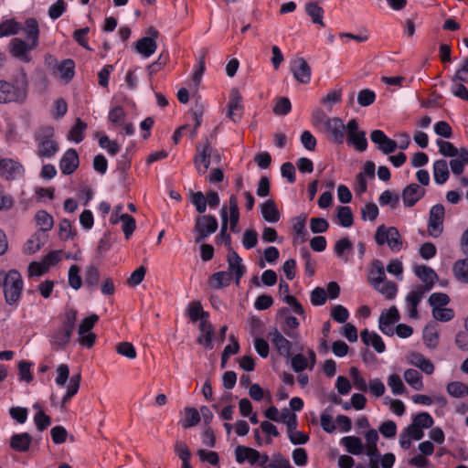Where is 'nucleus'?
Instances as JSON below:
<instances>
[{
    "label": "nucleus",
    "mask_w": 468,
    "mask_h": 468,
    "mask_svg": "<svg viewBox=\"0 0 468 468\" xmlns=\"http://www.w3.org/2000/svg\"><path fill=\"white\" fill-rule=\"evenodd\" d=\"M77 310L70 308L65 311L61 325L49 337V343L54 350L65 348L70 342L77 321Z\"/></svg>",
    "instance_id": "nucleus-1"
},
{
    "label": "nucleus",
    "mask_w": 468,
    "mask_h": 468,
    "mask_svg": "<svg viewBox=\"0 0 468 468\" xmlns=\"http://www.w3.org/2000/svg\"><path fill=\"white\" fill-rule=\"evenodd\" d=\"M28 81L27 74L22 71L21 80L11 83L0 80V103H23L27 98Z\"/></svg>",
    "instance_id": "nucleus-2"
},
{
    "label": "nucleus",
    "mask_w": 468,
    "mask_h": 468,
    "mask_svg": "<svg viewBox=\"0 0 468 468\" xmlns=\"http://www.w3.org/2000/svg\"><path fill=\"white\" fill-rule=\"evenodd\" d=\"M4 294L6 303L15 304L21 296L23 280L16 270H10L4 277Z\"/></svg>",
    "instance_id": "nucleus-3"
},
{
    "label": "nucleus",
    "mask_w": 468,
    "mask_h": 468,
    "mask_svg": "<svg viewBox=\"0 0 468 468\" xmlns=\"http://www.w3.org/2000/svg\"><path fill=\"white\" fill-rule=\"evenodd\" d=\"M37 144V154L39 157L51 158L58 151V144L54 140V129L43 127L36 136Z\"/></svg>",
    "instance_id": "nucleus-4"
},
{
    "label": "nucleus",
    "mask_w": 468,
    "mask_h": 468,
    "mask_svg": "<svg viewBox=\"0 0 468 468\" xmlns=\"http://www.w3.org/2000/svg\"><path fill=\"white\" fill-rule=\"evenodd\" d=\"M375 240L379 246L387 244L394 252L401 250L403 245L399 230L395 227H386L384 225L378 227Z\"/></svg>",
    "instance_id": "nucleus-5"
},
{
    "label": "nucleus",
    "mask_w": 468,
    "mask_h": 468,
    "mask_svg": "<svg viewBox=\"0 0 468 468\" xmlns=\"http://www.w3.org/2000/svg\"><path fill=\"white\" fill-rule=\"evenodd\" d=\"M218 220L214 216L204 215L196 218L194 231L196 232L195 241L199 243L218 229Z\"/></svg>",
    "instance_id": "nucleus-6"
},
{
    "label": "nucleus",
    "mask_w": 468,
    "mask_h": 468,
    "mask_svg": "<svg viewBox=\"0 0 468 468\" xmlns=\"http://www.w3.org/2000/svg\"><path fill=\"white\" fill-rule=\"evenodd\" d=\"M444 217L445 209L442 205L436 204L431 207L427 225V231L429 235L433 238L441 236L443 231Z\"/></svg>",
    "instance_id": "nucleus-7"
},
{
    "label": "nucleus",
    "mask_w": 468,
    "mask_h": 468,
    "mask_svg": "<svg viewBox=\"0 0 468 468\" xmlns=\"http://www.w3.org/2000/svg\"><path fill=\"white\" fill-rule=\"evenodd\" d=\"M346 139L347 143L352 144L358 152H364L367 148V141L366 133L359 130L358 123L356 119H351L346 124Z\"/></svg>",
    "instance_id": "nucleus-8"
},
{
    "label": "nucleus",
    "mask_w": 468,
    "mask_h": 468,
    "mask_svg": "<svg viewBox=\"0 0 468 468\" xmlns=\"http://www.w3.org/2000/svg\"><path fill=\"white\" fill-rule=\"evenodd\" d=\"M324 132L335 144H342L346 133V125L338 117H331L324 126Z\"/></svg>",
    "instance_id": "nucleus-9"
},
{
    "label": "nucleus",
    "mask_w": 468,
    "mask_h": 468,
    "mask_svg": "<svg viewBox=\"0 0 468 468\" xmlns=\"http://www.w3.org/2000/svg\"><path fill=\"white\" fill-rule=\"evenodd\" d=\"M35 48L36 47H33L31 43H27L17 37L13 38L9 43V52L11 56L25 63L31 61L32 58L29 51Z\"/></svg>",
    "instance_id": "nucleus-10"
},
{
    "label": "nucleus",
    "mask_w": 468,
    "mask_h": 468,
    "mask_svg": "<svg viewBox=\"0 0 468 468\" xmlns=\"http://www.w3.org/2000/svg\"><path fill=\"white\" fill-rule=\"evenodd\" d=\"M242 96L238 89H232L227 105V117L233 122L241 120L243 114Z\"/></svg>",
    "instance_id": "nucleus-11"
},
{
    "label": "nucleus",
    "mask_w": 468,
    "mask_h": 468,
    "mask_svg": "<svg viewBox=\"0 0 468 468\" xmlns=\"http://www.w3.org/2000/svg\"><path fill=\"white\" fill-rule=\"evenodd\" d=\"M291 71L295 80L303 84H307L311 80L312 70L303 58L298 57L291 61Z\"/></svg>",
    "instance_id": "nucleus-12"
},
{
    "label": "nucleus",
    "mask_w": 468,
    "mask_h": 468,
    "mask_svg": "<svg viewBox=\"0 0 468 468\" xmlns=\"http://www.w3.org/2000/svg\"><path fill=\"white\" fill-rule=\"evenodd\" d=\"M399 320V314L396 306H391L388 310H384L379 316L380 331L391 336L394 335V324Z\"/></svg>",
    "instance_id": "nucleus-13"
},
{
    "label": "nucleus",
    "mask_w": 468,
    "mask_h": 468,
    "mask_svg": "<svg viewBox=\"0 0 468 468\" xmlns=\"http://www.w3.org/2000/svg\"><path fill=\"white\" fill-rule=\"evenodd\" d=\"M149 33L151 37H144L135 43V50L144 58H149L157 48L155 38L158 37V31L151 27Z\"/></svg>",
    "instance_id": "nucleus-14"
},
{
    "label": "nucleus",
    "mask_w": 468,
    "mask_h": 468,
    "mask_svg": "<svg viewBox=\"0 0 468 468\" xmlns=\"http://www.w3.org/2000/svg\"><path fill=\"white\" fill-rule=\"evenodd\" d=\"M415 275L421 280L424 284L416 286L419 289H422L428 292L435 284L438 280L437 273L433 269L426 265H416L414 267Z\"/></svg>",
    "instance_id": "nucleus-15"
},
{
    "label": "nucleus",
    "mask_w": 468,
    "mask_h": 468,
    "mask_svg": "<svg viewBox=\"0 0 468 468\" xmlns=\"http://www.w3.org/2000/svg\"><path fill=\"white\" fill-rule=\"evenodd\" d=\"M370 140L377 144L378 149L384 154L395 152L398 147L397 142L388 138L381 130L372 131Z\"/></svg>",
    "instance_id": "nucleus-16"
},
{
    "label": "nucleus",
    "mask_w": 468,
    "mask_h": 468,
    "mask_svg": "<svg viewBox=\"0 0 468 468\" xmlns=\"http://www.w3.org/2000/svg\"><path fill=\"white\" fill-rule=\"evenodd\" d=\"M268 337L280 356L289 357L292 344L278 329L271 330Z\"/></svg>",
    "instance_id": "nucleus-17"
},
{
    "label": "nucleus",
    "mask_w": 468,
    "mask_h": 468,
    "mask_svg": "<svg viewBox=\"0 0 468 468\" xmlns=\"http://www.w3.org/2000/svg\"><path fill=\"white\" fill-rule=\"evenodd\" d=\"M23 172L24 168L18 162L10 158L0 159V176L5 179L14 180L21 176Z\"/></svg>",
    "instance_id": "nucleus-18"
},
{
    "label": "nucleus",
    "mask_w": 468,
    "mask_h": 468,
    "mask_svg": "<svg viewBox=\"0 0 468 468\" xmlns=\"http://www.w3.org/2000/svg\"><path fill=\"white\" fill-rule=\"evenodd\" d=\"M425 189L418 184L408 185L401 193V198L406 207H413L425 195Z\"/></svg>",
    "instance_id": "nucleus-19"
},
{
    "label": "nucleus",
    "mask_w": 468,
    "mask_h": 468,
    "mask_svg": "<svg viewBox=\"0 0 468 468\" xmlns=\"http://www.w3.org/2000/svg\"><path fill=\"white\" fill-rule=\"evenodd\" d=\"M197 154L194 158L195 165L199 174H205L210 165L212 152L210 144L207 141L202 148L197 145Z\"/></svg>",
    "instance_id": "nucleus-20"
},
{
    "label": "nucleus",
    "mask_w": 468,
    "mask_h": 468,
    "mask_svg": "<svg viewBox=\"0 0 468 468\" xmlns=\"http://www.w3.org/2000/svg\"><path fill=\"white\" fill-rule=\"evenodd\" d=\"M80 160L75 149H69L65 152L59 162V168L64 175L72 174L79 166Z\"/></svg>",
    "instance_id": "nucleus-21"
},
{
    "label": "nucleus",
    "mask_w": 468,
    "mask_h": 468,
    "mask_svg": "<svg viewBox=\"0 0 468 468\" xmlns=\"http://www.w3.org/2000/svg\"><path fill=\"white\" fill-rule=\"evenodd\" d=\"M426 292L422 289L415 287L406 296V305L408 310L409 317L411 319H417L419 316L417 307L423 298Z\"/></svg>",
    "instance_id": "nucleus-22"
},
{
    "label": "nucleus",
    "mask_w": 468,
    "mask_h": 468,
    "mask_svg": "<svg viewBox=\"0 0 468 468\" xmlns=\"http://www.w3.org/2000/svg\"><path fill=\"white\" fill-rule=\"evenodd\" d=\"M227 261L229 266V272L233 273L236 278V283L239 284V280L245 273L246 268L242 264L241 258L238 255V253L234 250H230L227 256Z\"/></svg>",
    "instance_id": "nucleus-23"
},
{
    "label": "nucleus",
    "mask_w": 468,
    "mask_h": 468,
    "mask_svg": "<svg viewBox=\"0 0 468 468\" xmlns=\"http://www.w3.org/2000/svg\"><path fill=\"white\" fill-rule=\"evenodd\" d=\"M409 363L420 368L423 373L431 375L434 372V365L423 355L418 352H412L409 356Z\"/></svg>",
    "instance_id": "nucleus-24"
},
{
    "label": "nucleus",
    "mask_w": 468,
    "mask_h": 468,
    "mask_svg": "<svg viewBox=\"0 0 468 468\" xmlns=\"http://www.w3.org/2000/svg\"><path fill=\"white\" fill-rule=\"evenodd\" d=\"M262 218L269 223H276L281 218V213L272 199H268L261 205Z\"/></svg>",
    "instance_id": "nucleus-25"
},
{
    "label": "nucleus",
    "mask_w": 468,
    "mask_h": 468,
    "mask_svg": "<svg viewBox=\"0 0 468 468\" xmlns=\"http://www.w3.org/2000/svg\"><path fill=\"white\" fill-rule=\"evenodd\" d=\"M361 340L366 346H371L378 353L385 351V344L382 338L375 332H369L365 329L360 334Z\"/></svg>",
    "instance_id": "nucleus-26"
},
{
    "label": "nucleus",
    "mask_w": 468,
    "mask_h": 468,
    "mask_svg": "<svg viewBox=\"0 0 468 468\" xmlns=\"http://www.w3.org/2000/svg\"><path fill=\"white\" fill-rule=\"evenodd\" d=\"M32 442V437L27 432L14 434L10 439V447L19 452H25L29 450Z\"/></svg>",
    "instance_id": "nucleus-27"
},
{
    "label": "nucleus",
    "mask_w": 468,
    "mask_h": 468,
    "mask_svg": "<svg viewBox=\"0 0 468 468\" xmlns=\"http://www.w3.org/2000/svg\"><path fill=\"white\" fill-rule=\"evenodd\" d=\"M48 236L40 231H37L32 237L24 244L23 251L26 254H33L38 251L45 244Z\"/></svg>",
    "instance_id": "nucleus-28"
},
{
    "label": "nucleus",
    "mask_w": 468,
    "mask_h": 468,
    "mask_svg": "<svg viewBox=\"0 0 468 468\" xmlns=\"http://www.w3.org/2000/svg\"><path fill=\"white\" fill-rule=\"evenodd\" d=\"M235 455L236 461L239 463L248 461L251 465H255L259 452L255 449L239 445L235 449Z\"/></svg>",
    "instance_id": "nucleus-29"
},
{
    "label": "nucleus",
    "mask_w": 468,
    "mask_h": 468,
    "mask_svg": "<svg viewBox=\"0 0 468 468\" xmlns=\"http://www.w3.org/2000/svg\"><path fill=\"white\" fill-rule=\"evenodd\" d=\"M229 212V228L232 232H238V224L239 220V210L238 207V198L235 195H231L229 200V207H227Z\"/></svg>",
    "instance_id": "nucleus-30"
},
{
    "label": "nucleus",
    "mask_w": 468,
    "mask_h": 468,
    "mask_svg": "<svg viewBox=\"0 0 468 468\" xmlns=\"http://www.w3.org/2000/svg\"><path fill=\"white\" fill-rule=\"evenodd\" d=\"M450 161V167L452 172L459 176L463 172V168L468 165V149L465 147L460 148V154Z\"/></svg>",
    "instance_id": "nucleus-31"
},
{
    "label": "nucleus",
    "mask_w": 468,
    "mask_h": 468,
    "mask_svg": "<svg viewBox=\"0 0 468 468\" xmlns=\"http://www.w3.org/2000/svg\"><path fill=\"white\" fill-rule=\"evenodd\" d=\"M341 442L351 454L359 455L365 451V445L358 437L346 436L341 439Z\"/></svg>",
    "instance_id": "nucleus-32"
},
{
    "label": "nucleus",
    "mask_w": 468,
    "mask_h": 468,
    "mask_svg": "<svg viewBox=\"0 0 468 468\" xmlns=\"http://www.w3.org/2000/svg\"><path fill=\"white\" fill-rule=\"evenodd\" d=\"M199 330L201 332V335L197 338V343L207 349H212L213 326L211 323L203 321V323L199 324Z\"/></svg>",
    "instance_id": "nucleus-33"
},
{
    "label": "nucleus",
    "mask_w": 468,
    "mask_h": 468,
    "mask_svg": "<svg viewBox=\"0 0 468 468\" xmlns=\"http://www.w3.org/2000/svg\"><path fill=\"white\" fill-rule=\"evenodd\" d=\"M433 177L438 185L444 184L449 178L448 164L445 160H437L433 164Z\"/></svg>",
    "instance_id": "nucleus-34"
},
{
    "label": "nucleus",
    "mask_w": 468,
    "mask_h": 468,
    "mask_svg": "<svg viewBox=\"0 0 468 468\" xmlns=\"http://www.w3.org/2000/svg\"><path fill=\"white\" fill-rule=\"evenodd\" d=\"M385 268L382 261L376 260L372 263V267L369 271L368 282L372 286L379 283L386 279Z\"/></svg>",
    "instance_id": "nucleus-35"
},
{
    "label": "nucleus",
    "mask_w": 468,
    "mask_h": 468,
    "mask_svg": "<svg viewBox=\"0 0 468 468\" xmlns=\"http://www.w3.org/2000/svg\"><path fill=\"white\" fill-rule=\"evenodd\" d=\"M24 33L26 37L30 41L33 47H37L38 44L39 28L38 23L34 18H28L26 21Z\"/></svg>",
    "instance_id": "nucleus-36"
},
{
    "label": "nucleus",
    "mask_w": 468,
    "mask_h": 468,
    "mask_svg": "<svg viewBox=\"0 0 468 468\" xmlns=\"http://www.w3.org/2000/svg\"><path fill=\"white\" fill-rule=\"evenodd\" d=\"M220 217H221V229H220V234H219L218 238L225 243L229 251H230V250H233V249L231 247V237L229 234L227 233L228 224H229V217H228V208H227V206H225V205L220 209Z\"/></svg>",
    "instance_id": "nucleus-37"
},
{
    "label": "nucleus",
    "mask_w": 468,
    "mask_h": 468,
    "mask_svg": "<svg viewBox=\"0 0 468 468\" xmlns=\"http://www.w3.org/2000/svg\"><path fill=\"white\" fill-rule=\"evenodd\" d=\"M75 63L72 59H65L57 66L58 78L64 81L69 82L74 76Z\"/></svg>",
    "instance_id": "nucleus-38"
},
{
    "label": "nucleus",
    "mask_w": 468,
    "mask_h": 468,
    "mask_svg": "<svg viewBox=\"0 0 468 468\" xmlns=\"http://www.w3.org/2000/svg\"><path fill=\"white\" fill-rule=\"evenodd\" d=\"M231 273L229 271H218L209 278V285L213 289H220L229 285Z\"/></svg>",
    "instance_id": "nucleus-39"
},
{
    "label": "nucleus",
    "mask_w": 468,
    "mask_h": 468,
    "mask_svg": "<svg viewBox=\"0 0 468 468\" xmlns=\"http://www.w3.org/2000/svg\"><path fill=\"white\" fill-rule=\"evenodd\" d=\"M375 290L384 295L387 299H393L397 295L398 286L395 282L388 281L387 278L383 282L373 286Z\"/></svg>",
    "instance_id": "nucleus-40"
},
{
    "label": "nucleus",
    "mask_w": 468,
    "mask_h": 468,
    "mask_svg": "<svg viewBox=\"0 0 468 468\" xmlns=\"http://www.w3.org/2000/svg\"><path fill=\"white\" fill-rule=\"evenodd\" d=\"M452 271L457 281L468 283V258L456 261Z\"/></svg>",
    "instance_id": "nucleus-41"
},
{
    "label": "nucleus",
    "mask_w": 468,
    "mask_h": 468,
    "mask_svg": "<svg viewBox=\"0 0 468 468\" xmlns=\"http://www.w3.org/2000/svg\"><path fill=\"white\" fill-rule=\"evenodd\" d=\"M305 12L312 18L314 24L324 27L323 17L324 9L315 2H309L305 5Z\"/></svg>",
    "instance_id": "nucleus-42"
},
{
    "label": "nucleus",
    "mask_w": 468,
    "mask_h": 468,
    "mask_svg": "<svg viewBox=\"0 0 468 468\" xmlns=\"http://www.w3.org/2000/svg\"><path fill=\"white\" fill-rule=\"evenodd\" d=\"M405 381L415 390H421L423 388L422 377L419 371L413 368H409L404 372Z\"/></svg>",
    "instance_id": "nucleus-43"
},
{
    "label": "nucleus",
    "mask_w": 468,
    "mask_h": 468,
    "mask_svg": "<svg viewBox=\"0 0 468 468\" xmlns=\"http://www.w3.org/2000/svg\"><path fill=\"white\" fill-rule=\"evenodd\" d=\"M36 222L38 226L40 233L46 234L53 227V218L46 211L40 210L36 214Z\"/></svg>",
    "instance_id": "nucleus-44"
},
{
    "label": "nucleus",
    "mask_w": 468,
    "mask_h": 468,
    "mask_svg": "<svg viewBox=\"0 0 468 468\" xmlns=\"http://www.w3.org/2000/svg\"><path fill=\"white\" fill-rule=\"evenodd\" d=\"M22 29L20 23L6 19L0 24V37L16 35Z\"/></svg>",
    "instance_id": "nucleus-45"
},
{
    "label": "nucleus",
    "mask_w": 468,
    "mask_h": 468,
    "mask_svg": "<svg viewBox=\"0 0 468 468\" xmlns=\"http://www.w3.org/2000/svg\"><path fill=\"white\" fill-rule=\"evenodd\" d=\"M87 128V124L82 122L80 118L76 120L75 124L72 126L68 133V139L74 141L75 143H80L84 138V132Z\"/></svg>",
    "instance_id": "nucleus-46"
},
{
    "label": "nucleus",
    "mask_w": 468,
    "mask_h": 468,
    "mask_svg": "<svg viewBox=\"0 0 468 468\" xmlns=\"http://www.w3.org/2000/svg\"><path fill=\"white\" fill-rule=\"evenodd\" d=\"M336 218L338 219V223L344 228H349L353 225V214L349 207H339Z\"/></svg>",
    "instance_id": "nucleus-47"
},
{
    "label": "nucleus",
    "mask_w": 468,
    "mask_h": 468,
    "mask_svg": "<svg viewBox=\"0 0 468 468\" xmlns=\"http://www.w3.org/2000/svg\"><path fill=\"white\" fill-rule=\"evenodd\" d=\"M200 421V414L195 408L187 407L185 409V419L182 420V426L185 429L193 427Z\"/></svg>",
    "instance_id": "nucleus-48"
},
{
    "label": "nucleus",
    "mask_w": 468,
    "mask_h": 468,
    "mask_svg": "<svg viewBox=\"0 0 468 468\" xmlns=\"http://www.w3.org/2000/svg\"><path fill=\"white\" fill-rule=\"evenodd\" d=\"M441 154L446 157H455L460 154V149L456 148L451 142L439 139L436 141Z\"/></svg>",
    "instance_id": "nucleus-49"
},
{
    "label": "nucleus",
    "mask_w": 468,
    "mask_h": 468,
    "mask_svg": "<svg viewBox=\"0 0 468 468\" xmlns=\"http://www.w3.org/2000/svg\"><path fill=\"white\" fill-rule=\"evenodd\" d=\"M306 215L301 214L293 218L292 229L298 238H301V242H305L306 229H305Z\"/></svg>",
    "instance_id": "nucleus-50"
},
{
    "label": "nucleus",
    "mask_w": 468,
    "mask_h": 468,
    "mask_svg": "<svg viewBox=\"0 0 468 468\" xmlns=\"http://www.w3.org/2000/svg\"><path fill=\"white\" fill-rule=\"evenodd\" d=\"M352 249H353L352 242L349 240L348 238L345 237V238L338 239L335 242V247H334V251L338 258H341V259H344L345 261H346L347 259H346V257H345V253L346 251L352 250Z\"/></svg>",
    "instance_id": "nucleus-51"
},
{
    "label": "nucleus",
    "mask_w": 468,
    "mask_h": 468,
    "mask_svg": "<svg viewBox=\"0 0 468 468\" xmlns=\"http://www.w3.org/2000/svg\"><path fill=\"white\" fill-rule=\"evenodd\" d=\"M100 281V271L97 267L90 266L86 270L84 282L85 285L94 289L98 286Z\"/></svg>",
    "instance_id": "nucleus-52"
},
{
    "label": "nucleus",
    "mask_w": 468,
    "mask_h": 468,
    "mask_svg": "<svg viewBox=\"0 0 468 468\" xmlns=\"http://www.w3.org/2000/svg\"><path fill=\"white\" fill-rule=\"evenodd\" d=\"M399 196L390 190H385L381 193L378 198L380 206H390L392 208L398 207Z\"/></svg>",
    "instance_id": "nucleus-53"
},
{
    "label": "nucleus",
    "mask_w": 468,
    "mask_h": 468,
    "mask_svg": "<svg viewBox=\"0 0 468 468\" xmlns=\"http://www.w3.org/2000/svg\"><path fill=\"white\" fill-rule=\"evenodd\" d=\"M108 119L115 127H119L125 121V112L121 106H115L109 112Z\"/></svg>",
    "instance_id": "nucleus-54"
},
{
    "label": "nucleus",
    "mask_w": 468,
    "mask_h": 468,
    "mask_svg": "<svg viewBox=\"0 0 468 468\" xmlns=\"http://www.w3.org/2000/svg\"><path fill=\"white\" fill-rule=\"evenodd\" d=\"M468 386L459 381H452L447 385V392L454 398L467 395Z\"/></svg>",
    "instance_id": "nucleus-55"
},
{
    "label": "nucleus",
    "mask_w": 468,
    "mask_h": 468,
    "mask_svg": "<svg viewBox=\"0 0 468 468\" xmlns=\"http://www.w3.org/2000/svg\"><path fill=\"white\" fill-rule=\"evenodd\" d=\"M299 326V321L294 316H286L284 320V334L292 339L298 337V334L294 330Z\"/></svg>",
    "instance_id": "nucleus-56"
},
{
    "label": "nucleus",
    "mask_w": 468,
    "mask_h": 468,
    "mask_svg": "<svg viewBox=\"0 0 468 468\" xmlns=\"http://www.w3.org/2000/svg\"><path fill=\"white\" fill-rule=\"evenodd\" d=\"M66 10L67 3L64 0H57L49 6L48 14L52 20H56L60 17Z\"/></svg>",
    "instance_id": "nucleus-57"
},
{
    "label": "nucleus",
    "mask_w": 468,
    "mask_h": 468,
    "mask_svg": "<svg viewBox=\"0 0 468 468\" xmlns=\"http://www.w3.org/2000/svg\"><path fill=\"white\" fill-rule=\"evenodd\" d=\"M388 385L391 388V391L394 395H400L405 391V386L401 378L398 374H391L388 377Z\"/></svg>",
    "instance_id": "nucleus-58"
},
{
    "label": "nucleus",
    "mask_w": 468,
    "mask_h": 468,
    "mask_svg": "<svg viewBox=\"0 0 468 468\" xmlns=\"http://www.w3.org/2000/svg\"><path fill=\"white\" fill-rule=\"evenodd\" d=\"M430 305L433 308H441L446 306L450 303V297L443 292H434L428 300Z\"/></svg>",
    "instance_id": "nucleus-59"
},
{
    "label": "nucleus",
    "mask_w": 468,
    "mask_h": 468,
    "mask_svg": "<svg viewBox=\"0 0 468 468\" xmlns=\"http://www.w3.org/2000/svg\"><path fill=\"white\" fill-rule=\"evenodd\" d=\"M349 373L355 388L363 392L367 391L368 385L358 369L356 367H351Z\"/></svg>",
    "instance_id": "nucleus-60"
},
{
    "label": "nucleus",
    "mask_w": 468,
    "mask_h": 468,
    "mask_svg": "<svg viewBox=\"0 0 468 468\" xmlns=\"http://www.w3.org/2000/svg\"><path fill=\"white\" fill-rule=\"evenodd\" d=\"M174 451L181 462L190 461L191 452L184 441H176L174 444Z\"/></svg>",
    "instance_id": "nucleus-61"
},
{
    "label": "nucleus",
    "mask_w": 468,
    "mask_h": 468,
    "mask_svg": "<svg viewBox=\"0 0 468 468\" xmlns=\"http://www.w3.org/2000/svg\"><path fill=\"white\" fill-rule=\"evenodd\" d=\"M99 320V316L95 314L83 319L78 327V335H82L83 334L90 333L96 322Z\"/></svg>",
    "instance_id": "nucleus-62"
},
{
    "label": "nucleus",
    "mask_w": 468,
    "mask_h": 468,
    "mask_svg": "<svg viewBox=\"0 0 468 468\" xmlns=\"http://www.w3.org/2000/svg\"><path fill=\"white\" fill-rule=\"evenodd\" d=\"M292 109L291 101L286 97H281L276 101L273 107V112L275 115H286Z\"/></svg>",
    "instance_id": "nucleus-63"
},
{
    "label": "nucleus",
    "mask_w": 468,
    "mask_h": 468,
    "mask_svg": "<svg viewBox=\"0 0 468 468\" xmlns=\"http://www.w3.org/2000/svg\"><path fill=\"white\" fill-rule=\"evenodd\" d=\"M327 299L326 292L322 287L314 288L310 294V300L313 305L320 306L325 303Z\"/></svg>",
    "instance_id": "nucleus-64"
}]
</instances>
